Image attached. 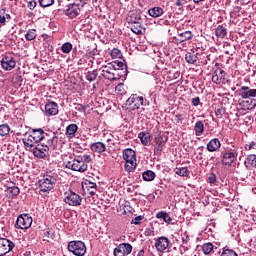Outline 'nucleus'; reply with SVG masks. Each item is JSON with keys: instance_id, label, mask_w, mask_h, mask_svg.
<instances>
[{"instance_id": "obj_1", "label": "nucleus", "mask_w": 256, "mask_h": 256, "mask_svg": "<svg viewBox=\"0 0 256 256\" xmlns=\"http://www.w3.org/2000/svg\"><path fill=\"white\" fill-rule=\"evenodd\" d=\"M123 67H125L123 62L113 61L100 68V71H102L101 75L104 79H108V81H117L121 79L120 71H123Z\"/></svg>"}, {"instance_id": "obj_2", "label": "nucleus", "mask_w": 256, "mask_h": 256, "mask_svg": "<svg viewBox=\"0 0 256 256\" xmlns=\"http://www.w3.org/2000/svg\"><path fill=\"white\" fill-rule=\"evenodd\" d=\"M57 179H59V174L55 172L46 173L42 179L37 182L38 189L40 193H49L51 189L55 187V183H57Z\"/></svg>"}, {"instance_id": "obj_3", "label": "nucleus", "mask_w": 256, "mask_h": 256, "mask_svg": "<svg viewBox=\"0 0 256 256\" xmlns=\"http://www.w3.org/2000/svg\"><path fill=\"white\" fill-rule=\"evenodd\" d=\"M123 159L126 161L125 163V171L131 173L135 171V167H137V156L135 151L131 148H127L123 151Z\"/></svg>"}, {"instance_id": "obj_4", "label": "nucleus", "mask_w": 256, "mask_h": 256, "mask_svg": "<svg viewBox=\"0 0 256 256\" xmlns=\"http://www.w3.org/2000/svg\"><path fill=\"white\" fill-rule=\"evenodd\" d=\"M66 169H71L72 171H78L79 173H85L88 169V165L81 161V158H69L64 162Z\"/></svg>"}, {"instance_id": "obj_5", "label": "nucleus", "mask_w": 256, "mask_h": 256, "mask_svg": "<svg viewBox=\"0 0 256 256\" xmlns=\"http://www.w3.org/2000/svg\"><path fill=\"white\" fill-rule=\"evenodd\" d=\"M239 152H237V148L232 147L227 149L222 154V165H226L227 167H231L235 161H237V156Z\"/></svg>"}, {"instance_id": "obj_6", "label": "nucleus", "mask_w": 256, "mask_h": 256, "mask_svg": "<svg viewBox=\"0 0 256 256\" xmlns=\"http://www.w3.org/2000/svg\"><path fill=\"white\" fill-rule=\"evenodd\" d=\"M68 251L76 256H83L87 253V246L81 241H70L68 243Z\"/></svg>"}, {"instance_id": "obj_7", "label": "nucleus", "mask_w": 256, "mask_h": 256, "mask_svg": "<svg viewBox=\"0 0 256 256\" xmlns=\"http://www.w3.org/2000/svg\"><path fill=\"white\" fill-rule=\"evenodd\" d=\"M83 201L81 196L71 190H68L64 193V203L70 205L71 207H79Z\"/></svg>"}, {"instance_id": "obj_8", "label": "nucleus", "mask_w": 256, "mask_h": 256, "mask_svg": "<svg viewBox=\"0 0 256 256\" xmlns=\"http://www.w3.org/2000/svg\"><path fill=\"white\" fill-rule=\"evenodd\" d=\"M33 225V218L29 214H22L16 220V229H29Z\"/></svg>"}, {"instance_id": "obj_9", "label": "nucleus", "mask_w": 256, "mask_h": 256, "mask_svg": "<svg viewBox=\"0 0 256 256\" xmlns=\"http://www.w3.org/2000/svg\"><path fill=\"white\" fill-rule=\"evenodd\" d=\"M126 105L131 109V111H135L139 109L143 105V97L138 96L137 94H132L126 101Z\"/></svg>"}, {"instance_id": "obj_10", "label": "nucleus", "mask_w": 256, "mask_h": 256, "mask_svg": "<svg viewBox=\"0 0 256 256\" xmlns=\"http://www.w3.org/2000/svg\"><path fill=\"white\" fill-rule=\"evenodd\" d=\"M226 76L227 73L225 72V70L217 68L212 75V81L216 85H225V83H227V79L225 78Z\"/></svg>"}, {"instance_id": "obj_11", "label": "nucleus", "mask_w": 256, "mask_h": 256, "mask_svg": "<svg viewBox=\"0 0 256 256\" xmlns=\"http://www.w3.org/2000/svg\"><path fill=\"white\" fill-rule=\"evenodd\" d=\"M133 246L129 243H122L114 249V256H128L131 255Z\"/></svg>"}, {"instance_id": "obj_12", "label": "nucleus", "mask_w": 256, "mask_h": 256, "mask_svg": "<svg viewBox=\"0 0 256 256\" xmlns=\"http://www.w3.org/2000/svg\"><path fill=\"white\" fill-rule=\"evenodd\" d=\"M16 65L17 61H15V58L11 55H5L1 60V67L4 71H12V69H15Z\"/></svg>"}, {"instance_id": "obj_13", "label": "nucleus", "mask_w": 256, "mask_h": 256, "mask_svg": "<svg viewBox=\"0 0 256 256\" xmlns=\"http://www.w3.org/2000/svg\"><path fill=\"white\" fill-rule=\"evenodd\" d=\"M15 244L9 239L0 238V256L7 255L10 251H13Z\"/></svg>"}, {"instance_id": "obj_14", "label": "nucleus", "mask_w": 256, "mask_h": 256, "mask_svg": "<svg viewBox=\"0 0 256 256\" xmlns=\"http://www.w3.org/2000/svg\"><path fill=\"white\" fill-rule=\"evenodd\" d=\"M32 152H33L34 157H38V159H45V157H47V155H49V150L45 146V144L36 145L33 148Z\"/></svg>"}, {"instance_id": "obj_15", "label": "nucleus", "mask_w": 256, "mask_h": 256, "mask_svg": "<svg viewBox=\"0 0 256 256\" xmlns=\"http://www.w3.org/2000/svg\"><path fill=\"white\" fill-rule=\"evenodd\" d=\"M155 247L159 253H163L169 247V238L165 236L159 237L155 242Z\"/></svg>"}, {"instance_id": "obj_16", "label": "nucleus", "mask_w": 256, "mask_h": 256, "mask_svg": "<svg viewBox=\"0 0 256 256\" xmlns=\"http://www.w3.org/2000/svg\"><path fill=\"white\" fill-rule=\"evenodd\" d=\"M22 141L24 143V146L28 149L35 147V144L39 143L31 132H26Z\"/></svg>"}, {"instance_id": "obj_17", "label": "nucleus", "mask_w": 256, "mask_h": 256, "mask_svg": "<svg viewBox=\"0 0 256 256\" xmlns=\"http://www.w3.org/2000/svg\"><path fill=\"white\" fill-rule=\"evenodd\" d=\"M206 149H207V151H209V153H215V152L219 151L221 149V141H219V139H217V138L211 139L207 143Z\"/></svg>"}, {"instance_id": "obj_18", "label": "nucleus", "mask_w": 256, "mask_h": 256, "mask_svg": "<svg viewBox=\"0 0 256 256\" xmlns=\"http://www.w3.org/2000/svg\"><path fill=\"white\" fill-rule=\"evenodd\" d=\"M239 95L242 99H249V97H256V89H250L248 86H242L239 89Z\"/></svg>"}, {"instance_id": "obj_19", "label": "nucleus", "mask_w": 256, "mask_h": 256, "mask_svg": "<svg viewBox=\"0 0 256 256\" xmlns=\"http://www.w3.org/2000/svg\"><path fill=\"white\" fill-rule=\"evenodd\" d=\"M80 13H81V8L79 7V4H71L68 6V9L66 10V15L70 19H75V17H78Z\"/></svg>"}, {"instance_id": "obj_20", "label": "nucleus", "mask_w": 256, "mask_h": 256, "mask_svg": "<svg viewBox=\"0 0 256 256\" xmlns=\"http://www.w3.org/2000/svg\"><path fill=\"white\" fill-rule=\"evenodd\" d=\"M90 149L93 153H105L107 151V146L103 142H94L90 145Z\"/></svg>"}, {"instance_id": "obj_21", "label": "nucleus", "mask_w": 256, "mask_h": 256, "mask_svg": "<svg viewBox=\"0 0 256 256\" xmlns=\"http://www.w3.org/2000/svg\"><path fill=\"white\" fill-rule=\"evenodd\" d=\"M45 112L48 115H57L59 113V105L55 102H48L45 105Z\"/></svg>"}, {"instance_id": "obj_22", "label": "nucleus", "mask_w": 256, "mask_h": 256, "mask_svg": "<svg viewBox=\"0 0 256 256\" xmlns=\"http://www.w3.org/2000/svg\"><path fill=\"white\" fill-rule=\"evenodd\" d=\"M77 131H79V126H77V124H69L66 127V132H65L67 139H73Z\"/></svg>"}, {"instance_id": "obj_23", "label": "nucleus", "mask_w": 256, "mask_h": 256, "mask_svg": "<svg viewBox=\"0 0 256 256\" xmlns=\"http://www.w3.org/2000/svg\"><path fill=\"white\" fill-rule=\"evenodd\" d=\"M245 166H246V177H249V167H256V155L251 154L247 157L245 160Z\"/></svg>"}, {"instance_id": "obj_24", "label": "nucleus", "mask_w": 256, "mask_h": 256, "mask_svg": "<svg viewBox=\"0 0 256 256\" xmlns=\"http://www.w3.org/2000/svg\"><path fill=\"white\" fill-rule=\"evenodd\" d=\"M175 39L176 41H178V43H185V41H189L190 39H193V32L185 31V32L179 33Z\"/></svg>"}, {"instance_id": "obj_25", "label": "nucleus", "mask_w": 256, "mask_h": 256, "mask_svg": "<svg viewBox=\"0 0 256 256\" xmlns=\"http://www.w3.org/2000/svg\"><path fill=\"white\" fill-rule=\"evenodd\" d=\"M163 13H165V11H163V8H161L159 6H155L148 10V15L150 17H153L154 19H157V17L163 16Z\"/></svg>"}, {"instance_id": "obj_26", "label": "nucleus", "mask_w": 256, "mask_h": 256, "mask_svg": "<svg viewBox=\"0 0 256 256\" xmlns=\"http://www.w3.org/2000/svg\"><path fill=\"white\" fill-rule=\"evenodd\" d=\"M58 141H59V138H57V136H53L47 139V142L46 144H44V146L48 148V151H55V149H57Z\"/></svg>"}, {"instance_id": "obj_27", "label": "nucleus", "mask_w": 256, "mask_h": 256, "mask_svg": "<svg viewBox=\"0 0 256 256\" xmlns=\"http://www.w3.org/2000/svg\"><path fill=\"white\" fill-rule=\"evenodd\" d=\"M30 133L34 136V139L38 143L43 141V139H45V136L46 137L48 136L47 133H45V131H43V129L32 130Z\"/></svg>"}, {"instance_id": "obj_28", "label": "nucleus", "mask_w": 256, "mask_h": 256, "mask_svg": "<svg viewBox=\"0 0 256 256\" xmlns=\"http://www.w3.org/2000/svg\"><path fill=\"white\" fill-rule=\"evenodd\" d=\"M138 137H139L142 145H145V146L151 145V134L145 133V132H140L138 134Z\"/></svg>"}, {"instance_id": "obj_29", "label": "nucleus", "mask_w": 256, "mask_h": 256, "mask_svg": "<svg viewBox=\"0 0 256 256\" xmlns=\"http://www.w3.org/2000/svg\"><path fill=\"white\" fill-rule=\"evenodd\" d=\"M156 219H162L164 223H168V225H170L171 221H173L171 216H169V213L165 211H160L156 213Z\"/></svg>"}, {"instance_id": "obj_30", "label": "nucleus", "mask_w": 256, "mask_h": 256, "mask_svg": "<svg viewBox=\"0 0 256 256\" xmlns=\"http://www.w3.org/2000/svg\"><path fill=\"white\" fill-rule=\"evenodd\" d=\"M215 35L219 39H225V37H227V28L223 25H219L215 30Z\"/></svg>"}, {"instance_id": "obj_31", "label": "nucleus", "mask_w": 256, "mask_h": 256, "mask_svg": "<svg viewBox=\"0 0 256 256\" xmlns=\"http://www.w3.org/2000/svg\"><path fill=\"white\" fill-rule=\"evenodd\" d=\"M167 141H169V137L165 134H159L154 138L155 145H165Z\"/></svg>"}, {"instance_id": "obj_32", "label": "nucleus", "mask_w": 256, "mask_h": 256, "mask_svg": "<svg viewBox=\"0 0 256 256\" xmlns=\"http://www.w3.org/2000/svg\"><path fill=\"white\" fill-rule=\"evenodd\" d=\"M132 33H135L136 35H141L143 33V26H141V22H136L131 26Z\"/></svg>"}, {"instance_id": "obj_33", "label": "nucleus", "mask_w": 256, "mask_h": 256, "mask_svg": "<svg viewBox=\"0 0 256 256\" xmlns=\"http://www.w3.org/2000/svg\"><path fill=\"white\" fill-rule=\"evenodd\" d=\"M174 173H176V175H179V177H189L190 174L187 167L175 168Z\"/></svg>"}, {"instance_id": "obj_34", "label": "nucleus", "mask_w": 256, "mask_h": 256, "mask_svg": "<svg viewBox=\"0 0 256 256\" xmlns=\"http://www.w3.org/2000/svg\"><path fill=\"white\" fill-rule=\"evenodd\" d=\"M194 131L197 136L203 135V131H205V125L203 124V121L196 122L194 126Z\"/></svg>"}, {"instance_id": "obj_35", "label": "nucleus", "mask_w": 256, "mask_h": 256, "mask_svg": "<svg viewBox=\"0 0 256 256\" xmlns=\"http://www.w3.org/2000/svg\"><path fill=\"white\" fill-rule=\"evenodd\" d=\"M155 177H156L155 172L151 170H147L142 174V178L144 179V181H153Z\"/></svg>"}, {"instance_id": "obj_36", "label": "nucleus", "mask_w": 256, "mask_h": 256, "mask_svg": "<svg viewBox=\"0 0 256 256\" xmlns=\"http://www.w3.org/2000/svg\"><path fill=\"white\" fill-rule=\"evenodd\" d=\"M26 41H34V39H37V30L30 29L27 31L25 35Z\"/></svg>"}, {"instance_id": "obj_37", "label": "nucleus", "mask_w": 256, "mask_h": 256, "mask_svg": "<svg viewBox=\"0 0 256 256\" xmlns=\"http://www.w3.org/2000/svg\"><path fill=\"white\" fill-rule=\"evenodd\" d=\"M10 131H11V127H9L8 124L0 125V136L1 137H5L6 135H9Z\"/></svg>"}, {"instance_id": "obj_38", "label": "nucleus", "mask_w": 256, "mask_h": 256, "mask_svg": "<svg viewBox=\"0 0 256 256\" xmlns=\"http://www.w3.org/2000/svg\"><path fill=\"white\" fill-rule=\"evenodd\" d=\"M61 51L62 53H66V54L71 53V51H73V44H71L70 42H65L61 46Z\"/></svg>"}, {"instance_id": "obj_39", "label": "nucleus", "mask_w": 256, "mask_h": 256, "mask_svg": "<svg viewBox=\"0 0 256 256\" xmlns=\"http://www.w3.org/2000/svg\"><path fill=\"white\" fill-rule=\"evenodd\" d=\"M97 70H93V71H89L86 74V79L87 81H89L90 83L95 81V79H97Z\"/></svg>"}, {"instance_id": "obj_40", "label": "nucleus", "mask_w": 256, "mask_h": 256, "mask_svg": "<svg viewBox=\"0 0 256 256\" xmlns=\"http://www.w3.org/2000/svg\"><path fill=\"white\" fill-rule=\"evenodd\" d=\"M185 60L190 64L193 65L197 61V56L195 54H192L191 52H188L185 56Z\"/></svg>"}, {"instance_id": "obj_41", "label": "nucleus", "mask_w": 256, "mask_h": 256, "mask_svg": "<svg viewBox=\"0 0 256 256\" xmlns=\"http://www.w3.org/2000/svg\"><path fill=\"white\" fill-rule=\"evenodd\" d=\"M110 55L112 59H121V57L123 56V54H121V50H119L118 48H113Z\"/></svg>"}, {"instance_id": "obj_42", "label": "nucleus", "mask_w": 256, "mask_h": 256, "mask_svg": "<svg viewBox=\"0 0 256 256\" xmlns=\"http://www.w3.org/2000/svg\"><path fill=\"white\" fill-rule=\"evenodd\" d=\"M203 253L209 255L213 251V244L207 243L202 246Z\"/></svg>"}, {"instance_id": "obj_43", "label": "nucleus", "mask_w": 256, "mask_h": 256, "mask_svg": "<svg viewBox=\"0 0 256 256\" xmlns=\"http://www.w3.org/2000/svg\"><path fill=\"white\" fill-rule=\"evenodd\" d=\"M55 3V0H39L40 7H51Z\"/></svg>"}, {"instance_id": "obj_44", "label": "nucleus", "mask_w": 256, "mask_h": 256, "mask_svg": "<svg viewBox=\"0 0 256 256\" xmlns=\"http://www.w3.org/2000/svg\"><path fill=\"white\" fill-rule=\"evenodd\" d=\"M221 256H238V255H237V252H235L234 250H231L229 248H224Z\"/></svg>"}, {"instance_id": "obj_45", "label": "nucleus", "mask_w": 256, "mask_h": 256, "mask_svg": "<svg viewBox=\"0 0 256 256\" xmlns=\"http://www.w3.org/2000/svg\"><path fill=\"white\" fill-rule=\"evenodd\" d=\"M7 20L5 19V9H0V28L5 27Z\"/></svg>"}, {"instance_id": "obj_46", "label": "nucleus", "mask_w": 256, "mask_h": 256, "mask_svg": "<svg viewBox=\"0 0 256 256\" xmlns=\"http://www.w3.org/2000/svg\"><path fill=\"white\" fill-rule=\"evenodd\" d=\"M115 91L118 95H123L125 93V84L120 83L115 87Z\"/></svg>"}, {"instance_id": "obj_47", "label": "nucleus", "mask_w": 256, "mask_h": 256, "mask_svg": "<svg viewBox=\"0 0 256 256\" xmlns=\"http://www.w3.org/2000/svg\"><path fill=\"white\" fill-rule=\"evenodd\" d=\"M163 147H165V145L155 144V146H154V155H161V153H163Z\"/></svg>"}, {"instance_id": "obj_48", "label": "nucleus", "mask_w": 256, "mask_h": 256, "mask_svg": "<svg viewBox=\"0 0 256 256\" xmlns=\"http://www.w3.org/2000/svg\"><path fill=\"white\" fill-rule=\"evenodd\" d=\"M9 191L13 197H17V195H19V193H20L19 187H17V186L10 187Z\"/></svg>"}, {"instance_id": "obj_49", "label": "nucleus", "mask_w": 256, "mask_h": 256, "mask_svg": "<svg viewBox=\"0 0 256 256\" xmlns=\"http://www.w3.org/2000/svg\"><path fill=\"white\" fill-rule=\"evenodd\" d=\"M80 159V161H83V163H85L87 165V163H91L92 159H91V155H83L81 157H78Z\"/></svg>"}, {"instance_id": "obj_50", "label": "nucleus", "mask_w": 256, "mask_h": 256, "mask_svg": "<svg viewBox=\"0 0 256 256\" xmlns=\"http://www.w3.org/2000/svg\"><path fill=\"white\" fill-rule=\"evenodd\" d=\"M35 7H37V2H35V1L28 2V9L33 11V9H35Z\"/></svg>"}, {"instance_id": "obj_51", "label": "nucleus", "mask_w": 256, "mask_h": 256, "mask_svg": "<svg viewBox=\"0 0 256 256\" xmlns=\"http://www.w3.org/2000/svg\"><path fill=\"white\" fill-rule=\"evenodd\" d=\"M199 103H201V99L199 97H195L192 99V105H194V107H197Z\"/></svg>"}, {"instance_id": "obj_52", "label": "nucleus", "mask_w": 256, "mask_h": 256, "mask_svg": "<svg viewBox=\"0 0 256 256\" xmlns=\"http://www.w3.org/2000/svg\"><path fill=\"white\" fill-rule=\"evenodd\" d=\"M142 219H143V217L137 216V217H135V219L132 220V223L134 225H139V223H141Z\"/></svg>"}, {"instance_id": "obj_53", "label": "nucleus", "mask_w": 256, "mask_h": 256, "mask_svg": "<svg viewBox=\"0 0 256 256\" xmlns=\"http://www.w3.org/2000/svg\"><path fill=\"white\" fill-rule=\"evenodd\" d=\"M187 0H176V7H183V5H186Z\"/></svg>"}, {"instance_id": "obj_54", "label": "nucleus", "mask_w": 256, "mask_h": 256, "mask_svg": "<svg viewBox=\"0 0 256 256\" xmlns=\"http://www.w3.org/2000/svg\"><path fill=\"white\" fill-rule=\"evenodd\" d=\"M215 181H217V176H215V174H210V176L208 177V182L215 183Z\"/></svg>"}, {"instance_id": "obj_55", "label": "nucleus", "mask_w": 256, "mask_h": 256, "mask_svg": "<svg viewBox=\"0 0 256 256\" xmlns=\"http://www.w3.org/2000/svg\"><path fill=\"white\" fill-rule=\"evenodd\" d=\"M76 111H79L80 113H85V107L81 104H77L75 107Z\"/></svg>"}, {"instance_id": "obj_56", "label": "nucleus", "mask_w": 256, "mask_h": 256, "mask_svg": "<svg viewBox=\"0 0 256 256\" xmlns=\"http://www.w3.org/2000/svg\"><path fill=\"white\" fill-rule=\"evenodd\" d=\"M144 235L146 237H151V235H153V230H151V228H147L144 232Z\"/></svg>"}, {"instance_id": "obj_57", "label": "nucleus", "mask_w": 256, "mask_h": 256, "mask_svg": "<svg viewBox=\"0 0 256 256\" xmlns=\"http://www.w3.org/2000/svg\"><path fill=\"white\" fill-rule=\"evenodd\" d=\"M176 123H183V116L181 114L176 115V118L174 119Z\"/></svg>"}, {"instance_id": "obj_58", "label": "nucleus", "mask_w": 256, "mask_h": 256, "mask_svg": "<svg viewBox=\"0 0 256 256\" xmlns=\"http://www.w3.org/2000/svg\"><path fill=\"white\" fill-rule=\"evenodd\" d=\"M88 188L89 189H93V190H95V189H97V184L96 183H93V182H89L88 183Z\"/></svg>"}, {"instance_id": "obj_59", "label": "nucleus", "mask_w": 256, "mask_h": 256, "mask_svg": "<svg viewBox=\"0 0 256 256\" xmlns=\"http://www.w3.org/2000/svg\"><path fill=\"white\" fill-rule=\"evenodd\" d=\"M248 149L251 150V149H256V142L255 141H252L249 145H248Z\"/></svg>"}, {"instance_id": "obj_60", "label": "nucleus", "mask_w": 256, "mask_h": 256, "mask_svg": "<svg viewBox=\"0 0 256 256\" xmlns=\"http://www.w3.org/2000/svg\"><path fill=\"white\" fill-rule=\"evenodd\" d=\"M51 235H53V233H52L50 230H46V231L44 232V236H46L47 239H50Z\"/></svg>"}, {"instance_id": "obj_61", "label": "nucleus", "mask_w": 256, "mask_h": 256, "mask_svg": "<svg viewBox=\"0 0 256 256\" xmlns=\"http://www.w3.org/2000/svg\"><path fill=\"white\" fill-rule=\"evenodd\" d=\"M4 18L6 19V21L8 20H11V15L7 14V12L5 11L4 9Z\"/></svg>"}, {"instance_id": "obj_62", "label": "nucleus", "mask_w": 256, "mask_h": 256, "mask_svg": "<svg viewBox=\"0 0 256 256\" xmlns=\"http://www.w3.org/2000/svg\"><path fill=\"white\" fill-rule=\"evenodd\" d=\"M95 191H97V188L95 190H90V195H95Z\"/></svg>"}, {"instance_id": "obj_63", "label": "nucleus", "mask_w": 256, "mask_h": 256, "mask_svg": "<svg viewBox=\"0 0 256 256\" xmlns=\"http://www.w3.org/2000/svg\"><path fill=\"white\" fill-rule=\"evenodd\" d=\"M252 105H253V107H256V99L252 100Z\"/></svg>"}, {"instance_id": "obj_64", "label": "nucleus", "mask_w": 256, "mask_h": 256, "mask_svg": "<svg viewBox=\"0 0 256 256\" xmlns=\"http://www.w3.org/2000/svg\"><path fill=\"white\" fill-rule=\"evenodd\" d=\"M216 115H221V109L216 110Z\"/></svg>"}]
</instances>
